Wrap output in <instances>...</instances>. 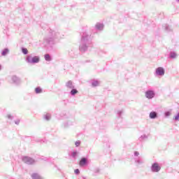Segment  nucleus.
<instances>
[{"instance_id":"nucleus-6","label":"nucleus","mask_w":179,"mask_h":179,"mask_svg":"<svg viewBox=\"0 0 179 179\" xmlns=\"http://www.w3.org/2000/svg\"><path fill=\"white\" fill-rule=\"evenodd\" d=\"M86 162H87L86 158H82L81 160L80 161L79 165L81 166H85V164H86Z\"/></svg>"},{"instance_id":"nucleus-23","label":"nucleus","mask_w":179,"mask_h":179,"mask_svg":"<svg viewBox=\"0 0 179 179\" xmlns=\"http://www.w3.org/2000/svg\"><path fill=\"white\" fill-rule=\"evenodd\" d=\"M73 156L75 157V156H76V152H73Z\"/></svg>"},{"instance_id":"nucleus-4","label":"nucleus","mask_w":179,"mask_h":179,"mask_svg":"<svg viewBox=\"0 0 179 179\" xmlns=\"http://www.w3.org/2000/svg\"><path fill=\"white\" fill-rule=\"evenodd\" d=\"M160 166H159V164H154L152 166V171L157 173V171H160Z\"/></svg>"},{"instance_id":"nucleus-20","label":"nucleus","mask_w":179,"mask_h":179,"mask_svg":"<svg viewBox=\"0 0 179 179\" xmlns=\"http://www.w3.org/2000/svg\"><path fill=\"white\" fill-rule=\"evenodd\" d=\"M174 118H175L176 121H178V120H179V113H178V115L176 116H175Z\"/></svg>"},{"instance_id":"nucleus-22","label":"nucleus","mask_w":179,"mask_h":179,"mask_svg":"<svg viewBox=\"0 0 179 179\" xmlns=\"http://www.w3.org/2000/svg\"><path fill=\"white\" fill-rule=\"evenodd\" d=\"M74 173H75L76 174H79V173H80L79 169H76V170L74 171Z\"/></svg>"},{"instance_id":"nucleus-11","label":"nucleus","mask_w":179,"mask_h":179,"mask_svg":"<svg viewBox=\"0 0 179 179\" xmlns=\"http://www.w3.org/2000/svg\"><path fill=\"white\" fill-rule=\"evenodd\" d=\"M66 86H67V87H70L71 89H72V87H73V85H72V82L71 81H69L66 83Z\"/></svg>"},{"instance_id":"nucleus-17","label":"nucleus","mask_w":179,"mask_h":179,"mask_svg":"<svg viewBox=\"0 0 179 179\" xmlns=\"http://www.w3.org/2000/svg\"><path fill=\"white\" fill-rule=\"evenodd\" d=\"M22 52L23 54L26 55L29 52V50H27V48H22Z\"/></svg>"},{"instance_id":"nucleus-14","label":"nucleus","mask_w":179,"mask_h":179,"mask_svg":"<svg viewBox=\"0 0 179 179\" xmlns=\"http://www.w3.org/2000/svg\"><path fill=\"white\" fill-rule=\"evenodd\" d=\"M8 52L9 50L8 49H5L2 52V55H6V54H8Z\"/></svg>"},{"instance_id":"nucleus-18","label":"nucleus","mask_w":179,"mask_h":179,"mask_svg":"<svg viewBox=\"0 0 179 179\" xmlns=\"http://www.w3.org/2000/svg\"><path fill=\"white\" fill-rule=\"evenodd\" d=\"M12 79H13V82H16V80H17V76H13Z\"/></svg>"},{"instance_id":"nucleus-9","label":"nucleus","mask_w":179,"mask_h":179,"mask_svg":"<svg viewBox=\"0 0 179 179\" xmlns=\"http://www.w3.org/2000/svg\"><path fill=\"white\" fill-rule=\"evenodd\" d=\"M96 29H98V30H101L103 29V24H97L96 25Z\"/></svg>"},{"instance_id":"nucleus-1","label":"nucleus","mask_w":179,"mask_h":179,"mask_svg":"<svg viewBox=\"0 0 179 179\" xmlns=\"http://www.w3.org/2000/svg\"><path fill=\"white\" fill-rule=\"evenodd\" d=\"M27 61L29 64H37L38 62H40V57H38V56H34V57L28 56L27 57Z\"/></svg>"},{"instance_id":"nucleus-10","label":"nucleus","mask_w":179,"mask_h":179,"mask_svg":"<svg viewBox=\"0 0 179 179\" xmlns=\"http://www.w3.org/2000/svg\"><path fill=\"white\" fill-rule=\"evenodd\" d=\"M45 61H51V57L50 56V55H45Z\"/></svg>"},{"instance_id":"nucleus-16","label":"nucleus","mask_w":179,"mask_h":179,"mask_svg":"<svg viewBox=\"0 0 179 179\" xmlns=\"http://www.w3.org/2000/svg\"><path fill=\"white\" fill-rule=\"evenodd\" d=\"M92 86L94 87L99 86V81H94L92 83Z\"/></svg>"},{"instance_id":"nucleus-12","label":"nucleus","mask_w":179,"mask_h":179,"mask_svg":"<svg viewBox=\"0 0 179 179\" xmlns=\"http://www.w3.org/2000/svg\"><path fill=\"white\" fill-rule=\"evenodd\" d=\"M35 92L36 93L38 94V93H41L43 92V90H41L40 87H36L35 89Z\"/></svg>"},{"instance_id":"nucleus-15","label":"nucleus","mask_w":179,"mask_h":179,"mask_svg":"<svg viewBox=\"0 0 179 179\" xmlns=\"http://www.w3.org/2000/svg\"><path fill=\"white\" fill-rule=\"evenodd\" d=\"M32 178H34V179H38L39 178L38 175H37V173H34L32 175Z\"/></svg>"},{"instance_id":"nucleus-5","label":"nucleus","mask_w":179,"mask_h":179,"mask_svg":"<svg viewBox=\"0 0 179 179\" xmlns=\"http://www.w3.org/2000/svg\"><path fill=\"white\" fill-rule=\"evenodd\" d=\"M157 75L163 76L164 75V69L162 67L157 68L156 70Z\"/></svg>"},{"instance_id":"nucleus-13","label":"nucleus","mask_w":179,"mask_h":179,"mask_svg":"<svg viewBox=\"0 0 179 179\" xmlns=\"http://www.w3.org/2000/svg\"><path fill=\"white\" fill-rule=\"evenodd\" d=\"M170 57L171 58H177V54H176L175 52H172V53H171Z\"/></svg>"},{"instance_id":"nucleus-7","label":"nucleus","mask_w":179,"mask_h":179,"mask_svg":"<svg viewBox=\"0 0 179 179\" xmlns=\"http://www.w3.org/2000/svg\"><path fill=\"white\" fill-rule=\"evenodd\" d=\"M157 117V113L156 112H151L150 113V118L155 119Z\"/></svg>"},{"instance_id":"nucleus-2","label":"nucleus","mask_w":179,"mask_h":179,"mask_svg":"<svg viewBox=\"0 0 179 179\" xmlns=\"http://www.w3.org/2000/svg\"><path fill=\"white\" fill-rule=\"evenodd\" d=\"M22 160L24 163H27V164H33L34 163V159L29 157H24Z\"/></svg>"},{"instance_id":"nucleus-19","label":"nucleus","mask_w":179,"mask_h":179,"mask_svg":"<svg viewBox=\"0 0 179 179\" xmlns=\"http://www.w3.org/2000/svg\"><path fill=\"white\" fill-rule=\"evenodd\" d=\"M165 115H166V117H169V116L171 115V112H166V113H165Z\"/></svg>"},{"instance_id":"nucleus-24","label":"nucleus","mask_w":179,"mask_h":179,"mask_svg":"<svg viewBox=\"0 0 179 179\" xmlns=\"http://www.w3.org/2000/svg\"><path fill=\"white\" fill-rule=\"evenodd\" d=\"M0 69H1V66H0Z\"/></svg>"},{"instance_id":"nucleus-8","label":"nucleus","mask_w":179,"mask_h":179,"mask_svg":"<svg viewBox=\"0 0 179 179\" xmlns=\"http://www.w3.org/2000/svg\"><path fill=\"white\" fill-rule=\"evenodd\" d=\"M78 92L76 89H73L71 91V94H72L73 96H75V94H78Z\"/></svg>"},{"instance_id":"nucleus-3","label":"nucleus","mask_w":179,"mask_h":179,"mask_svg":"<svg viewBox=\"0 0 179 179\" xmlns=\"http://www.w3.org/2000/svg\"><path fill=\"white\" fill-rule=\"evenodd\" d=\"M145 96L147 99H153L155 97V92L153 91H147L145 92Z\"/></svg>"},{"instance_id":"nucleus-21","label":"nucleus","mask_w":179,"mask_h":179,"mask_svg":"<svg viewBox=\"0 0 179 179\" xmlns=\"http://www.w3.org/2000/svg\"><path fill=\"white\" fill-rule=\"evenodd\" d=\"M76 146H80V141H76L75 143Z\"/></svg>"}]
</instances>
